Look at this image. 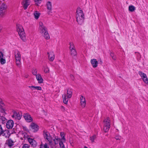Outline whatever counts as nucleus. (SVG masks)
Instances as JSON below:
<instances>
[{
	"mask_svg": "<svg viewBox=\"0 0 148 148\" xmlns=\"http://www.w3.org/2000/svg\"><path fill=\"white\" fill-rule=\"evenodd\" d=\"M60 140V138H59L58 136H56L53 139V143H55L56 145H58V143H59Z\"/></svg>",
	"mask_w": 148,
	"mask_h": 148,
	"instance_id": "24",
	"label": "nucleus"
},
{
	"mask_svg": "<svg viewBox=\"0 0 148 148\" xmlns=\"http://www.w3.org/2000/svg\"><path fill=\"white\" fill-rule=\"evenodd\" d=\"M115 138L117 140H121L122 139L121 137L119 136H116Z\"/></svg>",
	"mask_w": 148,
	"mask_h": 148,
	"instance_id": "40",
	"label": "nucleus"
},
{
	"mask_svg": "<svg viewBox=\"0 0 148 148\" xmlns=\"http://www.w3.org/2000/svg\"><path fill=\"white\" fill-rule=\"evenodd\" d=\"M46 5L47 9V14L49 15L52 16V5L51 2L50 1H47Z\"/></svg>",
	"mask_w": 148,
	"mask_h": 148,
	"instance_id": "10",
	"label": "nucleus"
},
{
	"mask_svg": "<svg viewBox=\"0 0 148 148\" xmlns=\"http://www.w3.org/2000/svg\"><path fill=\"white\" fill-rule=\"evenodd\" d=\"M3 53L0 51V58H3Z\"/></svg>",
	"mask_w": 148,
	"mask_h": 148,
	"instance_id": "45",
	"label": "nucleus"
},
{
	"mask_svg": "<svg viewBox=\"0 0 148 148\" xmlns=\"http://www.w3.org/2000/svg\"><path fill=\"white\" fill-rule=\"evenodd\" d=\"M139 74L141 77L142 79L144 78L145 77H147L146 75L144 73L141 72H139Z\"/></svg>",
	"mask_w": 148,
	"mask_h": 148,
	"instance_id": "32",
	"label": "nucleus"
},
{
	"mask_svg": "<svg viewBox=\"0 0 148 148\" xmlns=\"http://www.w3.org/2000/svg\"><path fill=\"white\" fill-rule=\"evenodd\" d=\"M38 29L39 32L45 39L48 40L50 38L47 28L42 22H39Z\"/></svg>",
	"mask_w": 148,
	"mask_h": 148,
	"instance_id": "1",
	"label": "nucleus"
},
{
	"mask_svg": "<svg viewBox=\"0 0 148 148\" xmlns=\"http://www.w3.org/2000/svg\"><path fill=\"white\" fill-rule=\"evenodd\" d=\"M14 57L16 64L18 67L21 65V55L20 52L18 50H16L14 52Z\"/></svg>",
	"mask_w": 148,
	"mask_h": 148,
	"instance_id": "5",
	"label": "nucleus"
},
{
	"mask_svg": "<svg viewBox=\"0 0 148 148\" xmlns=\"http://www.w3.org/2000/svg\"><path fill=\"white\" fill-rule=\"evenodd\" d=\"M23 116L25 120L28 122H31L33 121V118L29 114L26 113L23 114Z\"/></svg>",
	"mask_w": 148,
	"mask_h": 148,
	"instance_id": "13",
	"label": "nucleus"
},
{
	"mask_svg": "<svg viewBox=\"0 0 148 148\" xmlns=\"http://www.w3.org/2000/svg\"><path fill=\"white\" fill-rule=\"evenodd\" d=\"M43 135L44 138L46 142L49 143L52 140V137L49 132L46 130H44L43 132Z\"/></svg>",
	"mask_w": 148,
	"mask_h": 148,
	"instance_id": "8",
	"label": "nucleus"
},
{
	"mask_svg": "<svg viewBox=\"0 0 148 148\" xmlns=\"http://www.w3.org/2000/svg\"><path fill=\"white\" fill-rule=\"evenodd\" d=\"M12 112L13 114L12 116L14 119L16 120H20L21 119L22 116L21 114L14 111Z\"/></svg>",
	"mask_w": 148,
	"mask_h": 148,
	"instance_id": "11",
	"label": "nucleus"
},
{
	"mask_svg": "<svg viewBox=\"0 0 148 148\" xmlns=\"http://www.w3.org/2000/svg\"><path fill=\"white\" fill-rule=\"evenodd\" d=\"M73 49H75V48L73 42H70V50H71Z\"/></svg>",
	"mask_w": 148,
	"mask_h": 148,
	"instance_id": "31",
	"label": "nucleus"
},
{
	"mask_svg": "<svg viewBox=\"0 0 148 148\" xmlns=\"http://www.w3.org/2000/svg\"><path fill=\"white\" fill-rule=\"evenodd\" d=\"M30 3V0H22L21 2L22 7L25 10L27 8Z\"/></svg>",
	"mask_w": 148,
	"mask_h": 148,
	"instance_id": "9",
	"label": "nucleus"
},
{
	"mask_svg": "<svg viewBox=\"0 0 148 148\" xmlns=\"http://www.w3.org/2000/svg\"><path fill=\"white\" fill-rule=\"evenodd\" d=\"M0 59V62L1 64H3L5 63L6 61L5 58L3 57Z\"/></svg>",
	"mask_w": 148,
	"mask_h": 148,
	"instance_id": "33",
	"label": "nucleus"
},
{
	"mask_svg": "<svg viewBox=\"0 0 148 148\" xmlns=\"http://www.w3.org/2000/svg\"><path fill=\"white\" fill-rule=\"evenodd\" d=\"M16 30L21 39L23 41L26 40L25 34L22 26L20 24L16 25Z\"/></svg>",
	"mask_w": 148,
	"mask_h": 148,
	"instance_id": "3",
	"label": "nucleus"
},
{
	"mask_svg": "<svg viewBox=\"0 0 148 148\" xmlns=\"http://www.w3.org/2000/svg\"><path fill=\"white\" fill-rule=\"evenodd\" d=\"M14 123L12 120H8L6 124V127L8 129H12L14 126Z\"/></svg>",
	"mask_w": 148,
	"mask_h": 148,
	"instance_id": "15",
	"label": "nucleus"
},
{
	"mask_svg": "<svg viewBox=\"0 0 148 148\" xmlns=\"http://www.w3.org/2000/svg\"><path fill=\"white\" fill-rule=\"evenodd\" d=\"M2 28V26L1 24H0V32H1V31Z\"/></svg>",
	"mask_w": 148,
	"mask_h": 148,
	"instance_id": "47",
	"label": "nucleus"
},
{
	"mask_svg": "<svg viewBox=\"0 0 148 148\" xmlns=\"http://www.w3.org/2000/svg\"><path fill=\"white\" fill-rule=\"evenodd\" d=\"M28 77V76L27 75V76H26L25 77L26 78H27Z\"/></svg>",
	"mask_w": 148,
	"mask_h": 148,
	"instance_id": "51",
	"label": "nucleus"
},
{
	"mask_svg": "<svg viewBox=\"0 0 148 148\" xmlns=\"http://www.w3.org/2000/svg\"><path fill=\"white\" fill-rule=\"evenodd\" d=\"M42 1V0H34L35 2L37 5H38Z\"/></svg>",
	"mask_w": 148,
	"mask_h": 148,
	"instance_id": "39",
	"label": "nucleus"
},
{
	"mask_svg": "<svg viewBox=\"0 0 148 148\" xmlns=\"http://www.w3.org/2000/svg\"><path fill=\"white\" fill-rule=\"evenodd\" d=\"M29 87L32 90H41L42 89L41 87L40 86H29Z\"/></svg>",
	"mask_w": 148,
	"mask_h": 148,
	"instance_id": "26",
	"label": "nucleus"
},
{
	"mask_svg": "<svg viewBox=\"0 0 148 148\" xmlns=\"http://www.w3.org/2000/svg\"><path fill=\"white\" fill-rule=\"evenodd\" d=\"M43 69L45 73H48L49 72V69L47 65L43 66Z\"/></svg>",
	"mask_w": 148,
	"mask_h": 148,
	"instance_id": "27",
	"label": "nucleus"
},
{
	"mask_svg": "<svg viewBox=\"0 0 148 148\" xmlns=\"http://www.w3.org/2000/svg\"><path fill=\"white\" fill-rule=\"evenodd\" d=\"M76 18L78 24L82 25L83 24L84 19V14L80 8H78L77 9L76 12Z\"/></svg>",
	"mask_w": 148,
	"mask_h": 148,
	"instance_id": "2",
	"label": "nucleus"
},
{
	"mask_svg": "<svg viewBox=\"0 0 148 148\" xmlns=\"http://www.w3.org/2000/svg\"><path fill=\"white\" fill-rule=\"evenodd\" d=\"M90 63L94 68L97 67L98 64V61L95 59H92L90 60Z\"/></svg>",
	"mask_w": 148,
	"mask_h": 148,
	"instance_id": "17",
	"label": "nucleus"
},
{
	"mask_svg": "<svg viewBox=\"0 0 148 148\" xmlns=\"http://www.w3.org/2000/svg\"><path fill=\"white\" fill-rule=\"evenodd\" d=\"M31 127L34 132H37L39 129L38 126L35 123L32 122L31 123L30 125Z\"/></svg>",
	"mask_w": 148,
	"mask_h": 148,
	"instance_id": "14",
	"label": "nucleus"
},
{
	"mask_svg": "<svg viewBox=\"0 0 148 148\" xmlns=\"http://www.w3.org/2000/svg\"><path fill=\"white\" fill-rule=\"evenodd\" d=\"M40 148H49L47 143H45L44 145L41 144L40 146Z\"/></svg>",
	"mask_w": 148,
	"mask_h": 148,
	"instance_id": "35",
	"label": "nucleus"
},
{
	"mask_svg": "<svg viewBox=\"0 0 148 148\" xmlns=\"http://www.w3.org/2000/svg\"><path fill=\"white\" fill-rule=\"evenodd\" d=\"M48 59L50 61H53L55 58L54 53L53 51H51L48 53Z\"/></svg>",
	"mask_w": 148,
	"mask_h": 148,
	"instance_id": "16",
	"label": "nucleus"
},
{
	"mask_svg": "<svg viewBox=\"0 0 148 148\" xmlns=\"http://www.w3.org/2000/svg\"><path fill=\"white\" fill-rule=\"evenodd\" d=\"M33 15L35 18L37 20L39 18L40 16V14L38 12L35 11Z\"/></svg>",
	"mask_w": 148,
	"mask_h": 148,
	"instance_id": "23",
	"label": "nucleus"
},
{
	"mask_svg": "<svg viewBox=\"0 0 148 148\" xmlns=\"http://www.w3.org/2000/svg\"><path fill=\"white\" fill-rule=\"evenodd\" d=\"M10 135L9 131L8 130H4L1 135L5 137L6 138H8Z\"/></svg>",
	"mask_w": 148,
	"mask_h": 148,
	"instance_id": "19",
	"label": "nucleus"
},
{
	"mask_svg": "<svg viewBox=\"0 0 148 148\" xmlns=\"http://www.w3.org/2000/svg\"><path fill=\"white\" fill-rule=\"evenodd\" d=\"M0 119L3 122L5 121L6 120V119L3 116L0 117Z\"/></svg>",
	"mask_w": 148,
	"mask_h": 148,
	"instance_id": "43",
	"label": "nucleus"
},
{
	"mask_svg": "<svg viewBox=\"0 0 148 148\" xmlns=\"http://www.w3.org/2000/svg\"><path fill=\"white\" fill-rule=\"evenodd\" d=\"M0 111L2 113H5V110L4 108H1V109Z\"/></svg>",
	"mask_w": 148,
	"mask_h": 148,
	"instance_id": "46",
	"label": "nucleus"
},
{
	"mask_svg": "<svg viewBox=\"0 0 148 148\" xmlns=\"http://www.w3.org/2000/svg\"><path fill=\"white\" fill-rule=\"evenodd\" d=\"M64 142H63L62 140H60L59 143V144L60 148H66L63 144V143Z\"/></svg>",
	"mask_w": 148,
	"mask_h": 148,
	"instance_id": "29",
	"label": "nucleus"
},
{
	"mask_svg": "<svg viewBox=\"0 0 148 148\" xmlns=\"http://www.w3.org/2000/svg\"><path fill=\"white\" fill-rule=\"evenodd\" d=\"M28 140L30 144L34 147H35L37 145V143L36 141L33 139L28 138Z\"/></svg>",
	"mask_w": 148,
	"mask_h": 148,
	"instance_id": "18",
	"label": "nucleus"
},
{
	"mask_svg": "<svg viewBox=\"0 0 148 148\" xmlns=\"http://www.w3.org/2000/svg\"><path fill=\"white\" fill-rule=\"evenodd\" d=\"M49 144L51 148H58V145H56L55 143H53L52 140L49 143Z\"/></svg>",
	"mask_w": 148,
	"mask_h": 148,
	"instance_id": "21",
	"label": "nucleus"
},
{
	"mask_svg": "<svg viewBox=\"0 0 148 148\" xmlns=\"http://www.w3.org/2000/svg\"><path fill=\"white\" fill-rule=\"evenodd\" d=\"M110 55L112 59L114 60H116V56L112 53L111 52Z\"/></svg>",
	"mask_w": 148,
	"mask_h": 148,
	"instance_id": "36",
	"label": "nucleus"
},
{
	"mask_svg": "<svg viewBox=\"0 0 148 148\" xmlns=\"http://www.w3.org/2000/svg\"><path fill=\"white\" fill-rule=\"evenodd\" d=\"M7 143L8 146L11 147L14 145V142L11 139H9L7 140Z\"/></svg>",
	"mask_w": 148,
	"mask_h": 148,
	"instance_id": "22",
	"label": "nucleus"
},
{
	"mask_svg": "<svg viewBox=\"0 0 148 148\" xmlns=\"http://www.w3.org/2000/svg\"><path fill=\"white\" fill-rule=\"evenodd\" d=\"M3 129L1 125H0V136L1 135V134L3 132Z\"/></svg>",
	"mask_w": 148,
	"mask_h": 148,
	"instance_id": "42",
	"label": "nucleus"
},
{
	"mask_svg": "<svg viewBox=\"0 0 148 148\" xmlns=\"http://www.w3.org/2000/svg\"><path fill=\"white\" fill-rule=\"evenodd\" d=\"M103 130L105 132H107L110 127V120L109 117L105 119L103 121Z\"/></svg>",
	"mask_w": 148,
	"mask_h": 148,
	"instance_id": "6",
	"label": "nucleus"
},
{
	"mask_svg": "<svg viewBox=\"0 0 148 148\" xmlns=\"http://www.w3.org/2000/svg\"><path fill=\"white\" fill-rule=\"evenodd\" d=\"M29 146L27 144H25L24 145L22 148H29Z\"/></svg>",
	"mask_w": 148,
	"mask_h": 148,
	"instance_id": "41",
	"label": "nucleus"
},
{
	"mask_svg": "<svg viewBox=\"0 0 148 148\" xmlns=\"http://www.w3.org/2000/svg\"><path fill=\"white\" fill-rule=\"evenodd\" d=\"M80 105L82 108H85L86 104V101L85 98L83 96L81 95L80 97Z\"/></svg>",
	"mask_w": 148,
	"mask_h": 148,
	"instance_id": "12",
	"label": "nucleus"
},
{
	"mask_svg": "<svg viewBox=\"0 0 148 148\" xmlns=\"http://www.w3.org/2000/svg\"><path fill=\"white\" fill-rule=\"evenodd\" d=\"M142 79L145 83L147 84H148V80L147 76L145 77Z\"/></svg>",
	"mask_w": 148,
	"mask_h": 148,
	"instance_id": "38",
	"label": "nucleus"
},
{
	"mask_svg": "<svg viewBox=\"0 0 148 148\" xmlns=\"http://www.w3.org/2000/svg\"><path fill=\"white\" fill-rule=\"evenodd\" d=\"M135 9V7L133 5H130L129 7V10L130 12H133L134 11Z\"/></svg>",
	"mask_w": 148,
	"mask_h": 148,
	"instance_id": "30",
	"label": "nucleus"
},
{
	"mask_svg": "<svg viewBox=\"0 0 148 148\" xmlns=\"http://www.w3.org/2000/svg\"><path fill=\"white\" fill-rule=\"evenodd\" d=\"M0 105H4V103L3 100L1 99H0Z\"/></svg>",
	"mask_w": 148,
	"mask_h": 148,
	"instance_id": "44",
	"label": "nucleus"
},
{
	"mask_svg": "<svg viewBox=\"0 0 148 148\" xmlns=\"http://www.w3.org/2000/svg\"><path fill=\"white\" fill-rule=\"evenodd\" d=\"M7 8V6L4 3L0 5V17H2L5 15Z\"/></svg>",
	"mask_w": 148,
	"mask_h": 148,
	"instance_id": "7",
	"label": "nucleus"
},
{
	"mask_svg": "<svg viewBox=\"0 0 148 148\" xmlns=\"http://www.w3.org/2000/svg\"><path fill=\"white\" fill-rule=\"evenodd\" d=\"M66 94H64L63 96V102L65 104L68 103L69 99L71 98L72 95V91L71 89L69 88L67 90Z\"/></svg>",
	"mask_w": 148,
	"mask_h": 148,
	"instance_id": "4",
	"label": "nucleus"
},
{
	"mask_svg": "<svg viewBox=\"0 0 148 148\" xmlns=\"http://www.w3.org/2000/svg\"><path fill=\"white\" fill-rule=\"evenodd\" d=\"M65 134L63 132H61L60 136L61 137V138H60V140H62L63 142H65L66 141V138H65Z\"/></svg>",
	"mask_w": 148,
	"mask_h": 148,
	"instance_id": "25",
	"label": "nucleus"
},
{
	"mask_svg": "<svg viewBox=\"0 0 148 148\" xmlns=\"http://www.w3.org/2000/svg\"><path fill=\"white\" fill-rule=\"evenodd\" d=\"M70 50L71 54L72 56H75L76 55L77 52L75 49H73Z\"/></svg>",
	"mask_w": 148,
	"mask_h": 148,
	"instance_id": "28",
	"label": "nucleus"
},
{
	"mask_svg": "<svg viewBox=\"0 0 148 148\" xmlns=\"http://www.w3.org/2000/svg\"><path fill=\"white\" fill-rule=\"evenodd\" d=\"M125 132V133H127V132H125V131H124V132Z\"/></svg>",
	"mask_w": 148,
	"mask_h": 148,
	"instance_id": "52",
	"label": "nucleus"
},
{
	"mask_svg": "<svg viewBox=\"0 0 148 148\" xmlns=\"http://www.w3.org/2000/svg\"><path fill=\"white\" fill-rule=\"evenodd\" d=\"M96 138V136L95 135H94L90 137V140L92 142H93Z\"/></svg>",
	"mask_w": 148,
	"mask_h": 148,
	"instance_id": "34",
	"label": "nucleus"
},
{
	"mask_svg": "<svg viewBox=\"0 0 148 148\" xmlns=\"http://www.w3.org/2000/svg\"><path fill=\"white\" fill-rule=\"evenodd\" d=\"M36 78L39 83H42L43 82V80L41 77V76L40 74H38L36 75Z\"/></svg>",
	"mask_w": 148,
	"mask_h": 148,
	"instance_id": "20",
	"label": "nucleus"
},
{
	"mask_svg": "<svg viewBox=\"0 0 148 148\" xmlns=\"http://www.w3.org/2000/svg\"><path fill=\"white\" fill-rule=\"evenodd\" d=\"M70 144H71V145H72V146H73V143L72 142V143H71V142H70Z\"/></svg>",
	"mask_w": 148,
	"mask_h": 148,
	"instance_id": "50",
	"label": "nucleus"
},
{
	"mask_svg": "<svg viewBox=\"0 0 148 148\" xmlns=\"http://www.w3.org/2000/svg\"><path fill=\"white\" fill-rule=\"evenodd\" d=\"M70 78H71V79H72L73 80L74 78V76L73 75H70Z\"/></svg>",
	"mask_w": 148,
	"mask_h": 148,
	"instance_id": "48",
	"label": "nucleus"
},
{
	"mask_svg": "<svg viewBox=\"0 0 148 148\" xmlns=\"http://www.w3.org/2000/svg\"><path fill=\"white\" fill-rule=\"evenodd\" d=\"M32 74L34 75H37V70L36 69H33L32 71Z\"/></svg>",
	"mask_w": 148,
	"mask_h": 148,
	"instance_id": "37",
	"label": "nucleus"
},
{
	"mask_svg": "<svg viewBox=\"0 0 148 148\" xmlns=\"http://www.w3.org/2000/svg\"><path fill=\"white\" fill-rule=\"evenodd\" d=\"M100 64H102V61L101 60V59H100Z\"/></svg>",
	"mask_w": 148,
	"mask_h": 148,
	"instance_id": "49",
	"label": "nucleus"
}]
</instances>
